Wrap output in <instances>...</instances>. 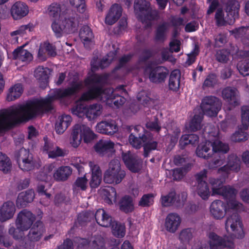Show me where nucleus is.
Listing matches in <instances>:
<instances>
[{
    "label": "nucleus",
    "mask_w": 249,
    "mask_h": 249,
    "mask_svg": "<svg viewBox=\"0 0 249 249\" xmlns=\"http://www.w3.org/2000/svg\"><path fill=\"white\" fill-rule=\"evenodd\" d=\"M69 87L50 90L44 98L36 99L26 105H19L0 110V133L5 132L24 120L34 119L38 115L54 109L53 103L76 95L81 89V81L72 80Z\"/></svg>",
    "instance_id": "f257e3e1"
},
{
    "label": "nucleus",
    "mask_w": 249,
    "mask_h": 249,
    "mask_svg": "<svg viewBox=\"0 0 249 249\" xmlns=\"http://www.w3.org/2000/svg\"><path fill=\"white\" fill-rule=\"evenodd\" d=\"M80 16L75 11L66 9L61 16L60 23L55 20L52 23L51 27L57 38L61 37L64 34H71L78 30Z\"/></svg>",
    "instance_id": "f03ea898"
},
{
    "label": "nucleus",
    "mask_w": 249,
    "mask_h": 249,
    "mask_svg": "<svg viewBox=\"0 0 249 249\" xmlns=\"http://www.w3.org/2000/svg\"><path fill=\"white\" fill-rule=\"evenodd\" d=\"M36 219V215L31 211L27 209H23L20 211L15 220L16 228L11 226L8 230L9 234L16 239H19L23 236V232L28 231Z\"/></svg>",
    "instance_id": "7ed1b4c3"
},
{
    "label": "nucleus",
    "mask_w": 249,
    "mask_h": 249,
    "mask_svg": "<svg viewBox=\"0 0 249 249\" xmlns=\"http://www.w3.org/2000/svg\"><path fill=\"white\" fill-rule=\"evenodd\" d=\"M240 5L236 0H229L226 4L225 11L227 16L225 17L222 8H219L214 15L215 25L217 27L225 26L227 24H232L239 16Z\"/></svg>",
    "instance_id": "20e7f679"
},
{
    "label": "nucleus",
    "mask_w": 249,
    "mask_h": 249,
    "mask_svg": "<svg viewBox=\"0 0 249 249\" xmlns=\"http://www.w3.org/2000/svg\"><path fill=\"white\" fill-rule=\"evenodd\" d=\"M125 176V172L121 168L120 162L113 160L109 163V168L105 172L104 180L107 183H120Z\"/></svg>",
    "instance_id": "39448f33"
},
{
    "label": "nucleus",
    "mask_w": 249,
    "mask_h": 249,
    "mask_svg": "<svg viewBox=\"0 0 249 249\" xmlns=\"http://www.w3.org/2000/svg\"><path fill=\"white\" fill-rule=\"evenodd\" d=\"M14 157L17 160L18 167L23 171H29L35 167V161L33 157L28 150L22 147L16 151Z\"/></svg>",
    "instance_id": "423d86ee"
},
{
    "label": "nucleus",
    "mask_w": 249,
    "mask_h": 249,
    "mask_svg": "<svg viewBox=\"0 0 249 249\" xmlns=\"http://www.w3.org/2000/svg\"><path fill=\"white\" fill-rule=\"evenodd\" d=\"M200 107L204 114L214 117L221 109V103L215 96H207L202 99Z\"/></svg>",
    "instance_id": "0eeeda50"
},
{
    "label": "nucleus",
    "mask_w": 249,
    "mask_h": 249,
    "mask_svg": "<svg viewBox=\"0 0 249 249\" xmlns=\"http://www.w3.org/2000/svg\"><path fill=\"white\" fill-rule=\"evenodd\" d=\"M209 245L211 249H233L234 244L232 235L220 236L214 232L209 234Z\"/></svg>",
    "instance_id": "6e6552de"
},
{
    "label": "nucleus",
    "mask_w": 249,
    "mask_h": 249,
    "mask_svg": "<svg viewBox=\"0 0 249 249\" xmlns=\"http://www.w3.org/2000/svg\"><path fill=\"white\" fill-rule=\"evenodd\" d=\"M230 227L232 231L234 232V236L238 239H242L245 236L243 230V225L241 218L237 213H234L228 216L225 222V229L229 231Z\"/></svg>",
    "instance_id": "1a4fd4ad"
},
{
    "label": "nucleus",
    "mask_w": 249,
    "mask_h": 249,
    "mask_svg": "<svg viewBox=\"0 0 249 249\" xmlns=\"http://www.w3.org/2000/svg\"><path fill=\"white\" fill-rule=\"evenodd\" d=\"M146 72H148L149 78L154 83L164 82L169 74L168 70L164 66L153 67L151 63H148L145 69Z\"/></svg>",
    "instance_id": "9d476101"
},
{
    "label": "nucleus",
    "mask_w": 249,
    "mask_h": 249,
    "mask_svg": "<svg viewBox=\"0 0 249 249\" xmlns=\"http://www.w3.org/2000/svg\"><path fill=\"white\" fill-rule=\"evenodd\" d=\"M145 129L140 125L134 127V131L129 136L130 144L136 149H140L142 143L147 141V137L144 133Z\"/></svg>",
    "instance_id": "9b49d317"
},
{
    "label": "nucleus",
    "mask_w": 249,
    "mask_h": 249,
    "mask_svg": "<svg viewBox=\"0 0 249 249\" xmlns=\"http://www.w3.org/2000/svg\"><path fill=\"white\" fill-rule=\"evenodd\" d=\"M185 200H181L179 196L175 191L170 192L165 196H161L160 197L161 205L164 207L174 206L177 208H180L183 206Z\"/></svg>",
    "instance_id": "f8f14e48"
},
{
    "label": "nucleus",
    "mask_w": 249,
    "mask_h": 249,
    "mask_svg": "<svg viewBox=\"0 0 249 249\" xmlns=\"http://www.w3.org/2000/svg\"><path fill=\"white\" fill-rule=\"evenodd\" d=\"M122 160L127 168L133 173H138L141 169L142 161L130 152L122 153Z\"/></svg>",
    "instance_id": "ddd939ff"
},
{
    "label": "nucleus",
    "mask_w": 249,
    "mask_h": 249,
    "mask_svg": "<svg viewBox=\"0 0 249 249\" xmlns=\"http://www.w3.org/2000/svg\"><path fill=\"white\" fill-rule=\"evenodd\" d=\"M222 97L224 100L234 107L240 105L239 92L235 88L227 87L223 89Z\"/></svg>",
    "instance_id": "4468645a"
},
{
    "label": "nucleus",
    "mask_w": 249,
    "mask_h": 249,
    "mask_svg": "<svg viewBox=\"0 0 249 249\" xmlns=\"http://www.w3.org/2000/svg\"><path fill=\"white\" fill-rule=\"evenodd\" d=\"M228 160L227 163L218 170V173L223 172L227 177L231 171L238 172L240 169L241 164L240 159L235 155H229Z\"/></svg>",
    "instance_id": "2eb2a0df"
},
{
    "label": "nucleus",
    "mask_w": 249,
    "mask_h": 249,
    "mask_svg": "<svg viewBox=\"0 0 249 249\" xmlns=\"http://www.w3.org/2000/svg\"><path fill=\"white\" fill-rule=\"evenodd\" d=\"M210 211L215 219H221L225 216L227 212V209L226 204L223 201L215 200L211 204Z\"/></svg>",
    "instance_id": "dca6fc26"
},
{
    "label": "nucleus",
    "mask_w": 249,
    "mask_h": 249,
    "mask_svg": "<svg viewBox=\"0 0 249 249\" xmlns=\"http://www.w3.org/2000/svg\"><path fill=\"white\" fill-rule=\"evenodd\" d=\"M45 231V227L43 222L40 220H37L30 228L27 237L31 241H38L40 239Z\"/></svg>",
    "instance_id": "f3484780"
},
{
    "label": "nucleus",
    "mask_w": 249,
    "mask_h": 249,
    "mask_svg": "<svg viewBox=\"0 0 249 249\" xmlns=\"http://www.w3.org/2000/svg\"><path fill=\"white\" fill-rule=\"evenodd\" d=\"M16 212L14 203L7 201L0 207V221L5 222L13 218Z\"/></svg>",
    "instance_id": "a211bd4d"
},
{
    "label": "nucleus",
    "mask_w": 249,
    "mask_h": 249,
    "mask_svg": "<svg viewBox=\"0 0 249 249\" xmlns=\"http://www.w3.org/2000/svg\"><path fill=\"white\" fill-rule=\"evenodd\" d=\"M104 90L102 87L93 85L89 89L83 93L81 98L82 100L88 101L95 99L102 98Z\"/></svg>",
    "instance_id": "6ab92c4d"
},
{
    "label": "nucleus",
    "mask_w": 249,
    "mask_h": 249,
    "mask_svg": "<svg viewBox=\"0 0 249 249\" xmlns=\"http://www.w3.org/2000/svg\"><path fill=\"white\" fill-rule=\"evenodd\" d=\"M181 223V218L176 213H170L165 221V229L169 232L174 233L178 230Z\"/></svg>",
    "instance_id": "aec40b11"
},
{
    "label": "nucleus",
    "mask_w": 249,
    "mask_h": 249,
    "mask_svg": "<svg viewBox=\"0 0 249 249\" xmlns=\"http://www.w3.org/2000/svg\"><path fill=\"white\" fill-rule=\"evenodd\" d=\"M96 129L100 133L112 135L117 131L118 127L114 121L110 120L98 123Z\"/></svg>",
    "instance_id": "412c9836"
},
{
    "label": "nucleus",
    "mask_w": 249,
    "mask_h": 249,
    "mask_svg": "<svg viewBox=\"0 0 249 249\" xmlns=\"http://www.w3.org/2000/svg\"><path fill=\"white\" fill-rule=\"evenodd\" d=\"M28 6L24 2L17 1L11 7V14L15 20H18L25 17L28 13Z\"/></svg>",
    "instance_id": "4be33fe9"
},
{
    "label": "nucleus",
    "mask_w": 249,
    "mask_h": 249,
    "mask_svg": "<svg viewBox=\"0 0 249 249\" xmlns=\"http://www.w3.org/2000/svg\"><path fill=\"white\" fill-rule=\"evenodd\" d=\"M93 218L98 225L104 227H110L113 221V218L103 209H98L94 213Z\"/></svg>",
    "instance_id": "5701e85b"
},
{
    "label": "nucleus",
    "mask_w": 249,
    "mask_h": 249,
    "mask_svg": "<svg viewBox=\"0 0 249 249\" xmlns=\"http://www.w3.org/2000/svg\"><path fill=\"white\" fill-rule=\"evenodd\" d=\"M122 13V7L117 3L113 4L105 18V23L108 25H113L119 19Z\"/></svg>",
    "instance_id": "b1692460"
},
{
    "label": "nucleus",
    "mask_w": 249,
    "mask_h": 249,
    "mask_svg": "<svg viewBox=\"0 0 249 249\" xmlns=\"http://www.w3.org/2000/svg\"><path fill=\"white\" fill-rule=\"evenodd\" d=\"M213 194L221 195L225 199L228 200L235 197L237 191L233 187L227 185L222 188H214Z\"/></svg>",
    "instance_id": "393cba45"
},
{
    "label": "nucleus",
    "mask_w": 249,
    "mask_h": 249,
    "mask_svg": "<svg viewBox=\"0 0 249 249\" xmlns=\"http://www.w3.org/2000/svg\"><path fill=\"white\" fill-rule=\"evenodd\" d=\"M114 143L110 141L100 140L94 145L95 151L100 155L104 156L108 152L114 150Z\"/></svg>",
    "instance_id": "a878e982"
},
{
    "label": "nucleus",
    "mask_w": 249,
    "mask_h": 249,
    "mask_svg": "<svg viewBox=\"0 0 249 249\" xmlns=\"http://www.w3.org/2000/svg\"><path fill=\"white\" fill-rule=\"evenodd\" d=\"M79 36L84 43V46L87 49L90 48V46L94 37L90 28L87 25L83 26L80 30Z\"/></svg>",
    "instance_id": "bb28decb"
},
{
    "label": "nucleus",
    "mask_w": 249,
    "mask_h": 249,
    "mask_svg": "<svg viewBox=\"0 0 249 249\" xmlns=\"http://www.w3.org/2000/svg\"><path fill=\"white\" fill-rule=\"evenodd\" d=\"M168 24L166 22L158 25L155 31L154 39L155 42L163 43L167 38Z\"/></svg>",
    "instance_id": "cd10ccee"
},
{
    "label": "nucleus",
    "mask_w": 249,
    "mask_h": 249,
    "mask_svg": "<svg viewBox=\"0 0 249 249\" xmlns=\"http://www.w3.org/2000/svg\"><path fill=\"white\" fill-rule=\"evenodd\" d=\"M35 197L34 193L32 190L21 192L18 195L16 203L18 207H25L29 203H31Z\"/></svg>",
    "instance_id": "c85d7f7f"
},
{
    "label": "nucleus",
    "mask_w": 249,
    "mask_h": 249,
    "mask_svg": "<svg viewBox=\"0 0 249 249\" xmlns=\"http://www.w3.org/2000/svg\"><path fill=\"white\" fill-rule=\"evenodd\" d=\"M33 58L32 54L27 50L23 49V46H20L13 52V59L22 62L31 61Z\"/></svg>",
    "instance_id": "c756f323"
},
{
    "label": "nucleus",
    "mask_w": 249,
    "mask_h": 249,
    "mask_svg": "<svg viewBox=\"0 0 249 249\" xmlns=\"http://www.w3.org/2000/svg\"><path fill=\"white\" fill-rule=\"evenodd\" d=\"M72 173V169L68 166L59 167L53 174V178L57 181L67 180Z\"/></svg>",
    "instance_id": "7c9ffc66"
},
{
    "label": "nucleus",
    "mask_w": 249,
    "mask_h": 249,
    "mask_svg": "<svg viewBox=\"0 0 249 249\" xmlns=\"http://www.w3.org/2000/svg\"><path fill=\"white\" fill-rule=\"evenodd\" d=\"M213 148L212 142L208 141L198 145L196 149V154L200 158L208 159L212 156L211 148Z\"/></svg>",
    "instance_id": "2f4dec72"
},
{
    "label": "nucleus",
    "mask_w": 249,
    "mask_h": 249,
    "mask_svg": "<svg viewBox=\"0 0 249 249\" xmlns=\"http://www.w3.org/2000/svg\"><path fill=\"white\" fill-rule=\"evenodd\" d=\"M71 117L69 115H63L55 124V130L57 134H62L70 125Z\"/></svg>",
    "instance_id": "473e14b6"
},
{
    "label": "nucleus",
    "mask_w": 249,
    "mask_h": 249,
    "mask_svg": "<svg viewBox=\"0 0 249 249\" xmlns=\"http://www.w3.org/2000/svg\"><path fill=\"white\" fill-rule=\"evenodd\" d=\"M94 213L92 211H86L80 213L74 222L73 228L84 226L93 218Z\"/></svg>",
    "instance_id": "72a5a7b5"
},
{
    "label": "nucleus",
    "mask_w": 249,
    "mask_h": 249,
    "mask_svg": "<svg viewBox=\"0 0 249 249\" xmlns=\"http://www.w3.org/2000/svg\"><path fill=\"white\" fill-rule=\"evenodd\" d=\"M49 71L47 67L39 66L34 71V76L39 82L47 85L49 82Z\"/></svg>",
    "instance_id": "f704fd0d"
},
{
    "label": "nucleus",
    "mask_w": 249,
    "mask_h": 249,
    "mask_svg": "<svg viewBox=\"0 0 249 249\" xmlns=\"http://www.w3.org/2000/svg\"><path fill=\"white\" fill-rule=\"evenodd\" d=\"M180 73L178 70L173 71L169 77L168 86L169 89L177 91L180 86Z\"/></svg>",
    "instance_id": "c9c22d12"
},
{
    "label": "nucleus",
    "mask_w": 249,
    "mask_h": 249,
    "mask_svg": "<svg viewBox=\"0 0 249 249\" xmlns=\"http://www.w3.org/2000/svg\"><path fill=\"white\" fill-rule=\"evenodd\" d=\"M102 106L93 104L87 107L85 116L89 120H93L99 117L102 112Z\"/></svg>",
    "instance_id": "e433bc0d"
},
{
    "label": "nucleus",
    "mask_w": 249,
    "mask_h": 249,
    "mask_svg": "<svg viewBox=\"0 0 249 249\" xmlns=\"http://www.w3.org/2000/svg\"><path fill=\"white\" fill-rule=\"evenodd\" d=\"M145 14L141 16L142 22L146 23L147 26H151V21L157 20L159 18V11L156 9H152L151 7L148 11H146Z\"/></svg>",
    "instance_id": "4c0bfd02"
},
{
    "label": "nucleus",
    "mask_w": 249,
    "mask_h": 249,
    "mask_svg": "<svg viewBox=\"0 0 249 249\" xmlns=\"http://www.w3.org/2000/svg\"><path fill=\"white\" fill-rule=\"evenodd\" d=\"M80 128V135H81L85 143H89L96 138V135L90 128L85 124H79Z\"/></svg>",
    "instance_id": "58836bf2"
},
{
    "label": "nucleus",
    "mask_w": 249,
    "mask_h": 249,
    "mask_svg": "<svg viewBox=\"0 0 249 249\" xmlns=\"http://www.w3.org/2000/svg\"><path fill=\"white\" fill-rule=\"evenodd\" d=\"M120 209L125 213L132 212L134 210L132 198L129 196H124L119 202Z\"/></svg>",
    "instance_id": "ea45409f"
},
{
    "label": "nucleus",
    "mask_w": 249,
    "mask_h": 249,
    "mask_svg": "<svg viewBox=\"0 0 249 249\" xmlns=\"http://www.w3.org/2000/svg\"><path fill=\"white\" fill-rule=\"evenodd\" d=\"M199 137L195 134L182 135L179 140L180 148L183 149L189 144L196 145L198 142Z\"/></svg>",
    "instance_id": "a19ab883"
},
{
    "label": "nucleus",
    "mask_w": 249,
    "mask_h": 249,
    "mask_svg": "<svg viewBox=\"0 0 249 249\" xmlns=\"http://www.w3.org/2000/svg\"><path fill=\"white\" fill-rule=\"evenodd\" d=\"M123 95L116 93V91H112L107 98V102L108 104H113L115 107L119 108L125 102L126 99Z\"/></svg>",
    "instance_id": "79ce46f5"
},
{
    "label": "nucleus",
    "mask_w": 249,
    "mask_h": 249,
    "mask_svg": "<svg viewBox=\"0 0 249 249\" xmlns=\"http://www.w3.org/2000/svg\"><path fill=\"white\" fill-rule=\"evenodd\" d=\"M23 92V88L21 84H15L10 88L7 95L6 100L10 102L18 98Z\"/></svg>",
    "instance_id": "37998d69"
},
{
    "label": "nucleus",
    "mask_w": 249,
    "mask_h": 249,
    "mask_svg": "<svg viewBox=\"0 0 249 249\" xmlns=\"http://www.w3.org/2000/svg\"><path fill=\"white\" fill-rule=\"evenodd\" d=\"M92 175L89 184L91 188L97 187L101 183L102 173L99 166L94 165L91 169Z\"/></svg>",
    "instance_id": "c03bdc74"
},
{
    "label": "nucleus",
    "mask_w": 249,
    "mask_h": 249,
    "mask_svg": "<svg viewBox=\"0 0 249 249\" xmlns=\"http://www.w3.org/2000/svg\"><path fill=\"white\" fill-rule=\"evenodd\" d=\"M80 128L79 124H76L73 126L71 138V144L72 146L77 148L80 144L82 138L80 135Z\"/></svg>",
    "instance_id": "a18cd8bd"
},
{
    "label": "nucleus",
    "mask_w": 249,
    "mask_h": 249,
    "mask_svg": "<svg viewBox=\"0 0 249 249\" xmlns=\"http://www.w3.org/2000/svg\"><path fill=\"white\" fill-rule=\"evenodd\" d=\"M112 234L118 238H122L125 234V227L124 224L113 220L110 226Z\"/></svg>",
    "instance_id": "49530a36"
},
{
    "label": "nucleus",
    "mask_w": 249,
    "mask_h": 249,
    "mask_svg": "<svg viewBox=\"0 0 249 249\" xmlns=\"http://www.w3.org/2000/svg\"><path fill=\"white\" fill-rule=\"evenodd\" d=\"M231 52L228 49H222L217 50L215 54V60L222 64L227 63L229 60Z\"/></svg>",
    "instance_id": "de8ad7c7"
},
{
    "label": "nucleus",
    "mask_w": 249,
    "mask_h": 249,
    "mask_svg": "<svg viewBox=\"0 0 249 249\" xmlns=\"http://www.w3.org/2000/svg\"><path fill=\"white\" fill-rule=\"evenodd\" d=\"M87 105L81 102H76L71 108V112L73 115L79 118L84 117L86 114Z\"/></svg>",
    "instance_id": "09e8293b"
},
{
    "label": "nucleus",
    "mask_w": 249,
    "mask_h": 249,
    "mask_svg": "<svg viewBox=\"0 0 249 249\" xmlns=\"http://www.w3.org/2000/svg\"><path fill=\"white\" fill-rule=\"evenodd\" d=\"M12 168L10 159L5 154L0 152V170L4 173H7Z\"/></svg>",
    "instance_id": "8fccbe9b"
},
{
    "label": "nucleus",
    "mask_w": 249,
    "mask_h": 249,
    "mask_svg": "<svg viewBox=\"0 0 249 249\" xmlns=\"http://www.w3.org/2000/svg\"><path fill=\"white\" fill-rule=\"evenodd\" d=\"M241 128L244 130L248 129L249 126V107L243 106L241 107Z\"/></svg>",
    "instance_id": "3c124183"
},
{
    "label": "nucleus",
    "mask_w": 249,
    "mask_h": 249,
    "mask_svg": "<svg viewBox=\"0 0 249 249\" xmlns=\"http://www.w3.org/2000/svg\"><path fill=\"white\" fill-rule=\"evenodd\" d=\"M197 192L198 195L204 200L208 199L210 195V189L207 182L197 184Z\"/></svg>",
    "instance_id": "603ef678"
},
{
    "label": "nucleus",
    "mask_w": 249,
    "mask_h": 249,
    "mask_svg": "<svg viewBox=\"0 0 249 249\" xmlns=\"http://www.w3.org/2000/svg\"><path fill=\"white\" fill-rule=\"evenodd\" d=\"M149 1L146 0H135L134 1V8L135 11L140 12L143 14L146 11H148L151 7Z\"/></svg>",
    "instance_id": "864d4df0"
},
{
    "label": "nucleus",
    "mask_w": 249,
    "mask_h": 249,
    "mask_svg": "<svg viewBox=\"0 0 249 249\" xmlns=\"http://www.w3.org/2000/svg\"><path fill=\"white\" fill-rule=\"evenodd\" d=\"M155 196V195L153 193L144 194L139 201V206L142 207H150L154 203Z\"/></svg>",
    "instance_id": "5fc2aeb1"
},
{
    "label": "nucleus",
    "mask_w": 249,
    "mask_h": 249,
    "mask_svg": "<svg viewBox=\"0 0 249 249\" xmlns=\"http://www.w3.org/2000/svg\"><path fill=\"white\" fill-rule=\"evenodd\" d=\"M203 118V114H195L189 125L190 128L192 131L195 132L201 129V123Z\"/></svg>",
    "instance_id": "6e6d98bb"
},
{
    "label": "nucleus",
    "mask_w": 249,
    "mask_h": 249,
    "mask_svg": "<svg viewBox=\"0 0 249 249\" xmlns=\"http://www.w3.org/2000/svg\"><path fill=\"white\" fill-rule=\"evenodd\" d=\"M226 205L227 212L229 210L240 212L244 211V209L243 204L237 201L235 198L227 200Z\"/></svg>",
    "instance_id": "4d7b16f0"
},
{
    "label": "nucleus",
    "mask_w": 249,
    "mask_h": 249,
    "mask_svg": "<svg viewBox=\"0 0 249 249\" xmlns=\"http://www.w3.org/2000/svg\"><path fill=\"white\" fill-rule=\"evenodd\" d=\"M90 249H105V242L100 235L95 236L89 244Z\"/></svg>",
    "instance_id": "13d9d810"
},
{
    "label": "nucleus",
    "mask_w": 249,
    "mask_h": 249,
    "mask_svg": "<svg viewBox=\"0 0 249 249\" xmlns=\"http://www.w3.org/2000/svg\"><path fill=\"white\" fill-rule=\"evenodd\" d=\"M245 131V130L242 129L241 126H240L238 130L232 135L231 136V140L234 142H240L247 140L248 136Z\"/></svg>",
    "instance_id": "bf43d9fd"
},
{
    "label": "nucleus",
    "mask_w": 249,
    "mask_h": 249,
    "mask_svg": "<svg viewBox=\"0 0 249 249\" xmlns=\"http://www.w3.org/2000/svg\"><path fill=\"white\" fill-rule=\"evenodd\" d=\"M218 81L217 76L216 74L211 73L209 74L203 83V88H213L217 84Z\"/></svg>",
    "instance_id": "052dcab7"
},
{
    "label": "nucleus",
    "mask_w": 249,
    "mask_h": 249,
    "mask_svg": "<svg viewBox=\"0 0 249 249\" xmlns=\"http://www.w3.org/2000/svg\"><path fill=\"white\" fill-rule=\"evenodd\" d=\"M213 149L212 153L221 152L224 154L227 153L229 150L228 144L219 141L217 142H212Z\"/></svg>",
    "instance_id": "680f3d73"
},
{
    "label": "nucleus",
    "mask_w": 249,
    "mask_h": 249,
    "mask_svg": "<svg viewBox=\"0 0 249 249\" xmlns=\"http://www.w3.org/2000/svg\"><path fill=\"white\" fill-rule=\"evenodd\" d=\"M0 244L6 248H8L12 244L9 237L6 235L4 227L0 225Z\"/></svg>",
    "instance_id": "e2e57ef3"
},
{
    "label": "nucleus",
    "mask_w": 249,
    "mask_h": 249,
    "mask_svg": "<svg viewBox=\"0 0 249 249\" xmlns=\"http://www.w3.org/2000/svg\"><path fill=\"white\" fill-rule=\"evenodd\" d=\"M34 27L33 24L31 23H29L27 25H21L18 30L11 32V36H13L18 35L22 36L24 34H26L27 31H28L29 32H31L33 30Z\"/></svg>",
    "instance_id": "0e129e2a"
},
{
    "label": "nucleus",
    "mask_w": 249,
    "mask_h": 249,
    "mask_svg": "<svg viewBox=\"0 0 249 249\" xmlns=\"http://www.w3.org/2000/svg\"><path fill=\"white\" fill-rule=\"evenodd\" d=\"M237 69L244 76L249 75V58H246L238 63Z\"/></svg>",
    "instance_id": "69168bd1"
},
{
    "label": "nucleus",
    "mask_w": 249,
    "mask_h": 249,
    "mask_svg": "<svg viewBox=\"0 0 249 249\" xmlns=\"http://www.w3.org/2000/svg\"><path fill=\"white\" fill-rule=\"evenodd\" d=\"M188 171V167H182L177 168L173 170L172 176L173 179L176 181L181 180Z\"/></svg>",
    "instance_id": "338daca9"
},
{
    "label": "nucleus",
    "mask_w": 249,
    "mask_h": 249,
    "mask_svg": "<svg viewBox=\"0 0 249 249\" xmlns=\"http://www.w3.org/2000/svg\"><path fill=\"white\" fill-rule=\"evenodd\" d=\"M193 229L192 228H186L182 230L179 235V239L182 243H187L192 238Z\"/></svg>",
    "instance_id": "774afa93"
}]
</instances>
